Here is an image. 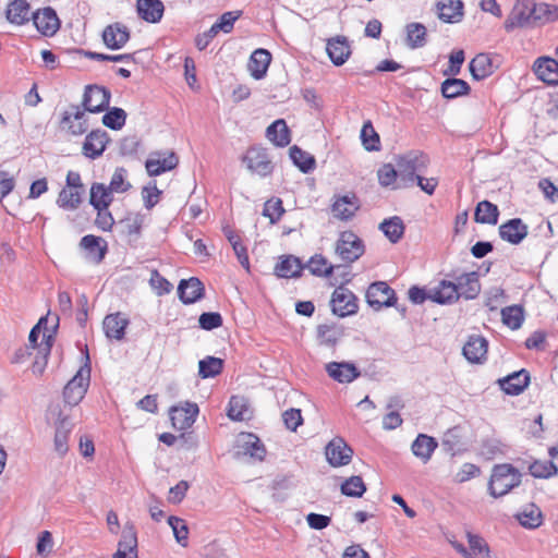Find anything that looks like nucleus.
I'll list each match as a JSON object with an SVG mask.
<instances>
[{"instance_id":"obj_1","label":"nucleus","mask_w":558,"mask_h":558,"mask_svg":"<svg viewBox=\"0 0 558 558\" xmlns=\"http://www.w3.org/2000/svg\"><path fill=\"white\" fill-rule=\"evenodd\" d=\"M521 483V474L511 464H498L493 469L488 489L492 496L501 497Z\"/></svg>"},{"instance_id":"obj_2","label":"nucleus","mask_w":558,"mask_h":558,"mask_svg":"<svg viewBox=\"0 0 558 558\" xmlns=\"http://www.w3.org/2000/svg\"><path fill=\"white\" fill-rule=\"evenodd\" d=\"M89 356L86 351V363L83 365L75 376L65 385L63 397L70 407L77 405L84 398L89 386L90 367L88 365Z\"/></svg>"},{"instance_id":"obj_3","label":"nucleus","mask_w":558,"mask_h":558,"mask_svg":"<svg viewBox=\"0 0 558 558\" xmlns=\"http://www.w3.org/2000/svg\"><path fill=\"white\" fill-rule=\"evenodd\" d=\"M364 253L363 241L352 231H344L336 244V254L345 263H353Z\"/></svg>"},{"instance_id":"obj_4","label":"nucleus","mask_w":558,"mask_h":558,"mask_svg":"<svg viewBox=\"0 0 558 558\" xmlns=\"http://www.w3.org/2000/svg\"><path fill=\"white\" fill-rule=\"evenodd\" d=\"M533 25V0H517L505 21V29L510 33L515 28Z\"/></svg>"},{"instance_id":"obj_5","label":"nucleus","mask_w":558,"mask_h":558,"mask_svg":"<svg viewBox=\"0 0 558 558\" xmlns=\"http://www.w3.org/2000/svg\"><path fill=\"white\" fill-rule=\"evenodd\" d=\"M428 157L418 151H412L397 159L399 175L402 179L414 181L416 174L424 172L428 166Z\"/></svg>"},{"instance_id":"obj_6","label":"nucleus","mask_w":558,"mask_h":558,"mask_svg":"<svg viewBox=\"0 0 558 558\" xmlns=\"http://www.w3.org/2000/svg\"><path fill=\"white\" fill-rule=\"evenodd\" d=\"M110 92L98 85H88L83 95L82 108L86 112L98 113L106 110L110 102Z\"/></svg>"},{"instance_id":"obj_7","label":"nucleus","mask_w":558,"mask_h":558,"mask_svg":"<svg viewBox=\"0 0 558 558\" xmlns=\"http://www.w3.org/2000/svg\"><path fill=\"white\" fill-rule=\"evenodd\" d=\"M243 160L246 162L247 169L262 178L268 177L274 171L272 161L265 148L251 147Z\"/></svg>"},{"instance_id":"obj_8","label":"nucleus","mask_w":558,"mask_h":558,"mask_svg":"<svg viewBox=\"0 0 558 558\" xmlns=\"http://www.w3.org/2000/svg\"><path fill=\"white\" fill-rule=\"evenodd\" d=\"M61 125L74 136L83 135L89 126L86 111L78 105H71L62 114Z\"/></svg>"},{"instance_id":"obj_9","label":"nucleus","mask_w":558,"mask_h":558,"mask_svg":"<svg viewBox=\"0 0 558 558\" xmlns=\"http://www.w3.org/2000/svg\"><path fill=\"white\" fill-rule=\"evenodd\" d=\"M330 303L333 314L338 315L339 317L353 315L359 308L355 295L344 286H339L336 288L332 293Z\"/></svg>"},{"instance_id":"obj_10","label":"nucleus","mask_w":558,"mask_h":558,"mask_svg":"<svg viewBox=\"0 0 558 558\" xmlns=\"http://www.w3.org/2000/svg\"><path fill=\"white\" fill-rule=\"evenodd\" d=\"M366 301L374 310L392 306L396 301V293L384 281L373 282L366 291Z\"/></svg>"},{"instance_id":"obj_11","label":"nucleus","mask_w":558,"mask_h":558,"mask_svg":"<svg viewBox=\"0 0 558 558\" xmlns=\"http://www.w3.org/2000/svg\"><path fill=\"white\" fill-rule=\"evenodd\" d=\"M238 450L235 457H250L256 461H263L266 454V449L260 439L251 433H243L238 437Z\"/></svg>"},{"instance_id":"obj_12","label":"nucleus","mask_w":558,"mask_h":558,"mask_svg":"<svg viewBox=\"0 0 558 558\" xmlns=\"http://www.w3.org/2000/svg\"><path fill=\"white\" fill-rule=\"evenodd\" d=\"M325 454L328 463L338 468L351 462L353 450L342 438L336 437L326 446Z\"/></svg>"},{"instance_id":"obj_13","label":"nucleus","mask_w":558,"mask_h":558,"mask_svg":"<svg viewBox=\"0 0 558 558\" xmlns=\"http://www.w3.org/2000/svg\"><path fill=\"white\" fill-rule=\"evenodd\" d=\"M179 163V157L175 153L156 151L150 154L145 162V168L150 177L160 175L163 172L174 169Z\"/></svg>"},{"instance_id":"obj_14","label":"nucleus","mask_w":558,"mask_h":558,"mask_svg":"<svg viewBox=\"0 0 558 558\" xmlns=\"http://www.w3.org/2000/svg\"><path fill=\"white\" fill-rule=\"evenodd\" d=\"M196 403L185 402L184 405H175L170 409V420L172 426L178 430L190 428L198 415Z\"/></svg>"},{"instance_id":"obj_15","label":"nucleus","mask_w":558,"mask_h":558,"mask_svg":"<svg viewBox=\"0 0 558 558\" xmlns=\"http://www.w3.org/2000/svg\"><path fill=\"white\" fill-rule=\"evenodd\" d=\"M360 201L354 193L336 196L331 205L332 216L339 220H350L360 209Z\"/></svg>"},{"instance_id":"obj_16","label":"nucleus","mask_w":558,"mask_h":558,"mask_svg":"<svg viewBox=\"0 0 558 558\" xmlns=\"http://www.w3.org/2000/svg\"><path fill=\"white\" fill-rule=\"evenodd\" d=\"M32 19L37 31L45 36L54 35L60 27V20L50 7L36 11L32 14Z\"/></svg>"},{"instance_id":"obj_17","label":"nucleus","mask_w":558,"mask_h":558,"mask_svg":"<svg viewBox=\"0 0 558 558\" xmlns=\"http://www.w3.org/2000/svg\"><path fill=\"white\" fill-rule=\"evenodd\" d=\"M105 46L111 50H118L130 40V31L122 23H113L106 26L101 34Z\"/></svg>"},{"instance_id":"obj_18","label":"nucleus","mask_w":558,"mask_h":558,"mask_svg":"<svg viewBox=\"0 0 558 558\" xmlns=\"http://www.w3.org/2000/svg\"><path fill=\"white\" fill-rule=\"evenodd\" d=\"M325 369L330 378L340 384L352 383L361 375L357 367L350 362H329Z\"/></svg>"},{"instance_id":"obj_19","label":"nucleus","mask_w":558,"mask_h":558,"mask_svg":"<svg viewBox=\"0 0 558 558\" xmlns=\"http://www.w3.org/2000/svg\"><path fill=\"white\" fill-rule=\"evenodd\" d=\"M108 143V135L105 131L95 130L88 133L83 143L82 153L89 159H96L102 155Z\"/></svg>"},{"instance_id":"obj_20","label":"nucleus","mask_w":558,"mask_h":558,"mask_svg":"<svg viewBox=\"0 0 558 558\" xmlns=\"http://www.w3.org/2000/svg\"><path fill=\"white\" fill-rule=\"evenodd\" d=\"M535 75L547 85H558V61L549 57L538 58L533 64Z\"/></svg>"},{"instance_id":"obj_21","label":"nucleus","mask_w":558,"mask_h":558,"mask_svg":"<svg viewBox=\"0 0 558 558\" xmlns=\"http://www.w3.org/2000/svg\"><path fill=\"white\" fill-rule=\"evenodd\" d=\"M500 238L511 244L521 243L527 235V226L520 219L513 218L499 227Z\"/></svg>"},{"instance_id":"obj_22","label":"nucleus","mask_w":558,"mask_h":558,"mask_svg":"<svg viewBox=\"0 0 558 558\" xmlns=\"http://www.w3.org/2000/svg\"><path fill=\"white\" fill-rule=\"evenodd\" d=\"M80 246L86 252V257L95 264L102 262L108 250L107 242L93 234L84 235Z\"/></svg>"},{"instance_id":"obj_23","label":"nucleus","mask_w":558,"mask_h":558,"mask_svg":"<svg viewBox=\"0 0 558 558\" xmlns=\"http://www.w3.org/2000/svg\"><path fill=\"white\" fill-rule=\"evenodd\" d=\"M463 8L461 0H439L436 3L438 17L445 23H459L464 15Z\"/></svg>"},{"instance_id":"obj_24","label":"nucleus","mask_w":558,"mask_h":558,"mask_svg":"<svg viewBox=\"0 0 558 558\" xmlns=\"http://www.w3.org/2000/svg\"><path fill=\"white\" fill-rule=\"evenodd\" d=\"M498 383L507 395L518 396L527 387L530 374L526 369H521L499 379Z\"/></svg>"},{"instance_id":"obj_25","label":"nucleus","mask_w":558,"mask_h":558,"mask_svg":"<svg viewBox=\"0 0 558 558\" xmlns=\"http://www.w3.org/2000/svg\"><path fill=\"white\" fill-rule=\"evenodd\" d=\"M204 284L198 278L183 279L178 286V294L184 304H193L202 299Z\"/></svg>"},{"instance_id":"obj_26","label":"nucleus","mask_w":558,"mask_h":558,"mask_svg":"<svg viewBox=\"0 0 558 558\" xmlns=\"http://www.w3.org/2000/svg\"><path fill=\"white\" fill-rule=\"evenodd\" d=\"M326 50L330 60L337 66L345 63L351 54L349 43L343 36L328 39Z\"/></svg>"},{"instance_id":"obj_27","label":"nucleus","mask_w":558,"mask_h":558,"mask_svg":"<svg viewBox=\"0 0 558 558\" xmlns=\"http://www.w3.org/2000/svg\"><path fill=\"white\" fill-rule=\"evenodd\" d=\"M130 322L121 313L109 314L105 317L102 326L107 338L120 341L124 338Z\"/></svg>"},{"instance_id":"obj_28","label":"nucleus","mask_w":558,"mask_h":558,"mask_svg":"<svg viewBox=\"0 0 558 558\" xmlns=\"http://www.w3.org/2000/svg\"><path fill=\"white\" fill-rule=\"evenodd\" d=\"M460 296L458 284L451 281L442 280L430 289V300L438 304H451Z\"/></svg>"},{"instance_id":"obj_29","label":"nucleus","mask_w":558,"mask_h":558,"mask_svg":"<svg viewBox=\"0 0 558 558\" xmlns=\"http://www.w3.org/2000/svg\"><path fill=\"white\" fill-rule=\"evenodd\" d=\"M271 62V54L268 50L258 48L250 57L247 69L255 80H262Z\"/></svg>"},{"instance_id":"obj_30","label":"nucleus","mask_w":558,"mask_h":558,"mask_svg":"<svg viewBox=\"0 0 558 558\" xmlns=\"http://www.w3.org/2000/svg\"><path fill=\"white\" fill-rule=\"evenodd\" d=\"M487 347L484 337L471 336L463 347V355L471 363H481L486 357Z\"/></svg>"},{"instance_id":"obj_31","label":"nucleus","mask_w":558,"mask_h":558,"mask_svg":"<svg viewBox=\"0 0 558 558\" xmlns=\"http://www.w3.org/2000/svg\"><path fill=\"white\" fill-rule=\"evenodd\" d=\"M136 9L138 16L148 23L159 22L165 11L160 0H137Z\"/></svg>"},{"instance_id":"obj_32","label":"nucleus","mask_w":558,"mask_h":558,"mask_svg":"<svg viewBox=\"0 0 558 558\" xmlns=\"http://www.w3.org/2000/svg\"><path fill=\"white\" fill-rule=\"evenodd\" d=\"M437 447L438 444L434 437L426 434H418L412 442L411 450L416 458L426 463L430 460L432 454Z\"/></svg>"},{"instance_id":"obj_33","label":"nucleus","mask_w":558,"mask_h":558,"mask_svg":"<svg viewBox=\"0 0 558 558\" xmlns=\"http://www.w3.org/2000/svg\"><path fill=\"white\" fill-rule=\"evenodd\" d=\"M7 20L15 25H23L31 19V7L26 0H13L5 10Z\"/></svg>"},{"instance_id":"obj_34","label":"nucleus","mask_w":558,"mask_h":558,"mask_svg":"<svg viewBox=\"0 0 558 558\" xmlns=\"http://www.w3.org/2000/svg\"><path fill=\"white\" fill-rule=\"evenodd\" d=\"M304 266L301 260L293 256H282L275 267V274L280 278H298L301 276Z\"/></svg>"},{"instance_id":"obj_35","label":"nucleus","mask_w":558,"mask_h":558,"mask_svg":"<svg viewBox=\"0 0 558 558\" xmlns=\"http://www.w3.org/2000/svg\"><path fill=\"white\" fill-rule=\"evenodd\" d=\"M266 137L278 147L290 144V130L283 119L272 122L266 130Z\"/></svg>"},{"instance_id":"obj_36","label":"nucleus","mask_w":558,"mask_h":558,"mask_svg":"<svg viewBox=\"0 0 558 558\" xmlns=\"http://www.w3.org/2000/svg\"><path fill=\"white\" fill-rule=\"evenodd\" d=\"M517 520L525 529H537L543 523V514L535 504L525 505L517 514Z\"/></svg>"},{"instance_id":"obj_37","label":"nucleus","mask_w":558,"mask_h":558,"mask_svg":"<svg viewBox=\"0 0 558 558\" xmlns=\"http://www.w3.org/2000/svg\"><path fill=\"white\" fill-rule=\"evenodd\" d=\"M460 295L466 300L475 299L480 291L481 284L475 271L462 274L457 278Z\"/></svg>"},{"instance_id":"obj_38","label":"nucleus","mask_w":558,"mask_h":558,"mask_svg":"<svg viewBox=\"0 0 558 558\" xmlns=\"http://www.w3.org/2000/svg\"><path fill=\"white\" fill-rule=\"evenodd\" d=\"M72 422L66 417H61L56 425L54 434V450L60 454L64 456L68 452V439L72 430Z\"/></svg>"},{"instance_id":"obj_39","label":"nucleus","mask_w":558,"mask_h":558,"mask_svg":"<svg viewBox=\"0 0 558 558\" xmlns=\"http://www.w3.org/2000/svg\"><path fill=\"white\" fill-rule=\"evenodd\" d=\"M469 69L475 80H483L494 72L493 61L486 53L475 56L471 60Z\"/></svg>"},{"instance_id":"obj_40","label":"nucleus","mask_w":558,"mask_h":558,"mask_svg":"<svg viewBox=\"0 0 558 558\" xmlns=\"http://www.w3.org/2000/svg\"><path fill=\"white\" fill-rule=\"evenodd\" d=\"M407 46L411 49H418L427 43V29L421 23H410L405 26Z\"/></svg>"},{"instance_id":"obj_41","label":"nucleus","mask_w":558,"mask_h":558,"mask_svg":"<svg viewBox=\"0 0 558 558\" xmlns=\"http://www.w3.org/2000/svg\"><path fill=\"white\" fill-rule=\"evenodd\" d=\"M499 209L498 207L488 202L482 201L476 205L474 213V220L484 225H496L498 222Z\"/></svg>"},{"instance_id":"obj_42","label":"nucleus","mask_w":558,"mask_h":558,"mask_svg":"<svg viewBox=\"0 0 558 558\" xmlns=\"http://www.w3.org/2000/svg\"><path fill=\"white\" fill-rule=\"evenodd\" d=\"M379 229L389 239L391 243H398L404 234V223L398 216L385 219L380 225Z\"/></svg>"},{"instance_id":"obj_43","label":"nucleus","mask_w":558,"mask_h":558,"mask_svg":"<svg viewBox=\"0 0 558 558\" xmlns=\"http://www.w3.org/2000/svg\"><path fill=\"white\" fill-rule=\"evenodd\" d=\"M558 20V7L548 3H535L533 1V25L546 24Z\"/></svg>"},{"instance_id":"obj_44","label":"nucleus","mask_w":558,"mask_h":558,"mask_svg":"<svg viewBox=\"0 0 558 558\" xmlns=\"http://www.w3.org/2000/svg\"><path fill=\"white\" fill-rule=\"evenodd\" d=\"M470 92L469 84L456 77H450L441 83V94L445 98L453 99Z\"/></svg>"},{"instance_id":"obj_45","label":"nucleus","mask_w":558,"mask_h":558,"mask_svg":"<svg viewBox=\"0 0 558 558\" xmlns=\"http://www.w3.org/2000/svg\"><path fill=\"white\" fill-rule=\"evenodd\" d=\"M290 158L293 163L303 172L308 173L315 168V158L310 153L302 150L294 145L290 148Z\"/></svg>"},{"instance_id":"obj_46","label":"nucleus","mask_w":558,"mask_h":558,"mask_svg":"<svg viewBox=\"0 0 558 558\" xmlns=\"http://www.w3.org/2000/svg\"><path fill=\"white\" fill-rule=\"evenodd\" d=\"M82 194L78 190L65 186L60 191L57 204L60 208L75 210L82 202Z\"/></svg>"},{"instance_id":"obj_47","label":"nucleus","mask_w":558,"mask_h":558,"mask_svg":"<svg viewBox=\"0 0 558 558\" xmlns=\"http://www.w3.org/2000/svg\"><path fill=\"white\" fill-rule=\"evenodd\" d=\"M89 202L95 209L108 208L112 196L102 183H94L90 187Z\"/></svg>"},{"instance_id":"obj_48","label":"nucleus","mask_w":558,"mask_h":558,"mask_svg":"<svg viewBox=\"0 0 558 558\" xmlns=\"http://www.w3.org/2000/svg\"><path fill=\"white\" fill-rule=\"evenodd\" d=\"M223 368V361L219 357L207 356L198 362V375L209 378L219 375Z\"/></svg>"},{"instance_id":"obj_49","label":"nucleus","mask_w":558,"mask_h":558,"mask_svg":"<svg viewBox=\"0 0 558 558\" xmlns=\"http://www.w3.org/2000/svg\"><path fill=\"white\" fill-rule=\"evenodd\" d=\"M307 268L315 276L328 277L332 274L335 266L329 264L323 255L316 254L308 260Z\"/></svg>"},{"instance_id":"obj_50","label":"nucleus","mask_w":558,"mask_h":558,"mask_svg":"<svg viewBox=\"0 0 558 558\" xmlns=\"http://www.w3.org/2000/svg\"><path fill=\"white\" fill-rule=\"evenodd\" d=\"M502 323L511 329L521 327L524 316L522 307L512 305L501 311Z\"/></svg>"},{"instance_id":"obj_51","label":"nucleus","mask_w":558,"mask_h":558,"mask_svg":"<svg viewBox=\"0 0 558 558\" xmlns=\"http://www.w3.org/2000/svg\"><path fill=\"white\" fill-rule=\"evenodd\" d=\"M126 112L122 108L113 107L102 116V123L111 130H120L125 124Z\"/></svg>"},{"instance_id":"obj_52","label":"nucleus","mask_w":558,"mask_h":558,"mask_svg":"<svg viewBox=\"0 0 558 558\" xmlns=\"http://www.w3.org/2000/svg\"><path fill=\"white\" fill-rule=\"evenodd\" d=\"M361 140L363 146L368 151L379 150V135L373 128L371 121H367L363 124L361 130Z\"/></svg>"},{"instance_id":"obj_53","label":"nucleus","mask_w":558,"mask_h":558,"mask_svg":"<svg viewBox=\"0 0 558 558\" xmlns=\"http://www.w3.org/2000/svg\"><path fill=\"white\" fill-rule=\"evenodd\" d=\"M366 486L361 476L354 475L341 484V493L349 497H362Z\"/></svg>"},{"instance_id":"obj_54","label":"nucleus","mask_w":558,"mask_h":558,"mask_svg":"<svg viewBox=\"0 0 558 558\" xmlns=\"http://www.w3.org/2000/svg\"><path fill=\"white\" fill-rule=\"evenodd\" d=\"M50 340H51V336L48 337L46 343L40 345V349H38L36 351V353L34 354L35 360L32 364V371L36 375L43 374V372L45 371V368L47 366L48 355L50 353V348H51Z\"/></svg>"},{"instance_id":"obj_55","label":"nucleus","mask_w":558,"mask_h":558,"mask_svg":"<svg viewBox=\"0 0 558 558\" xmlns=\"http://www.w3.org/2000/svg\"><path fill=\"white\" fill-rule=\"evenodd\" d=\"M399 175V168L396 169L391 163L383 165L377 171L378 182L384 187L397 189L396 181Z\"/></svg>"},{"instance_id":"obj_56","label":"nucleus","mask_w":558,"mask_h":558,"mask_svg":"<svg viewBox=\"0 0 558 558\" xmlns=\"http://www.w3.org/2000/svg\"><path fill=\"white\" fill-rule=\"evenodd\" d=\"M168 524L171 526L177 542L185 547L187 545L189 529L184 520L171 515L168 518Z\"/></svg>"},{"instance_id":"obj_57","label":"nucleus","mask_w":558,"mask_h":558,"mask_svg":"<svg viewBox=\"0 0 558 558\" xmlns=\"http://www.w3.org/2000/svg\"><path fill=\"white\" fill-rule=\"evenodd\" d=\"M529 471L534 477L547 478L556 474V465L551 461H534Z\"/></svg>"},{"instance_id":"obj_58","label":"nucleus","mask_w":558,"mask_h":558,"mask_svg":"<svg viewBox=\"0 0 558 558\" xmlns=\"http://www.w3.org/2000/svg\"><path fill=\"white\" fill-rule=\"evenodd\" d=\"M240 17V12L228 11L225 12L219 20L211 25V28L216 32H223L226 34L233 29L234 22Z\"/></svg>"},{"instance_id":"obj_59","label":"nucleus","mask_w":558,"mask_h":558,"mask_svg":"<svg viewBox=\"0 0 558 558\" xmlns=\"http://www.w3.org/2000/svg\"><path fill=\"white\" fill-rule=\"evenodd\" d=\"M283 213L284 208L280 198L268 199L264 205L263 215L268 217L271 223L279 221Z\"/></svg>"},{"instance_id":"obj_60","label":"nucleus","mask_w":558,"mask_h":558,"mask_svg":"<svg viewBox=\"0 0 558 558\" xmlns=\"http://www.w3.org/2000/svg\"><path fill=\"white\" fill-rule=\"evenodd\" d=\"M137 538L133 526L125 527L119 542L118 550L137 553Z\"/></svg>"},{"instance_id":"obj_61","label":"nucleus","mask_w":558,"mask_h":558,"mask_svg":"<svg viewBox=\"0 0 558 558\" xmlns=\"http://www.w3.org/2000/svg\"><path fill=\"white\" fill-rule=\"evenodd\" d=\"M222 316L218 312H205L198 318L199 327L204 330H214L222 326Z\"/></svg>"},{"instance_id":"obj_62","label":"nucleus","mask_w":558,"mask_h":558,"mask_svg":"<svg viewBox=\"0 0 558 558\" xmlns=\"http://www.w3.org/2000/svg\"><path fill=\"white\" fill-rule=\"evenodd\" d=\"M466 537L472 554L482 555L485 558L489 557L490 550L488 544L484 541L483 537L472 534L470 532H468Z\"/></svg>"},{"instance_id":"obj_63","label":"nucleus","mask_w":558,"mask_h":558,"mask_svg":"<svg viewBox=\"0 0 558 558\" xmlns=\"http://www.w3.org/2000/svg\"><path fill=\"white\" fill-rule=\"evenodd\" d=\"M130 186H131L130 183L125 182V170L123 168H118V169H116V171L111 178L109 187L107 190L109 191L110 194L112 192L123 193V192L128 191L130 189Z\"/></svg>"},{"instance_id":"obj_64","label":"nucleus","mask_w":558,"mask_h":558,"mask_svg":"<svg viewBox=\"0 0 558 558\" xmlns=\"http://www.w3.org/2000/svg\"><path fill=\"white\" fill-rule=\"evenodd\" d=\"M52 546L53 539L51 533L49 531H43L39 534L36 545L37 554L41 557L47 558L52 550Z\"/></svg>"}]
</instances>
